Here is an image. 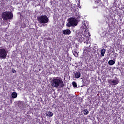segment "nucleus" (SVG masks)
<instances>
[{"label": "nucleus", "instance_id": "nucleus-1", "mask_svg": "<svg viewBox=\"0 0 124 124\" xmlns=\"http://www.w3.org/2000/svg\"><path fill=\"white\" fill-rule=\"evenodd\" d=\"M51 86L53 87V88H59L60 86V88H63L64 87V84H63V81L62 80L59 78L54 79L51 82Z\"/></svg>", "mask_w": 124, "mask_h": 124}, {"label": "nucleus", "instance_id": "nucleus-2", "mask_svg": "<svg viewBox=\"0 0 124 124\" xmlns=\"http://www.w3.org/2000/svg\"><path fill=\"white\" fill-rule=\"evenodd\" d=\"M68 23H66V26L68 28L71 27H76L78 25V20L74 17H70L67 19Z\"/></svg>", "mask_w": 124, "mask_h": 124}, {"label": "nucleus", "instance_id": "nucleus-3", "mask_svg": "<svg viewBox=\"0 0 124 124\" xmlns=\"http://www.w3.org/2000/svg\"><path fill=\"white\" fill-rule=\"evenodd\" d=\"M3 20H10L13 18V14L11 12L6 11L2 14Z\"/></svg>", "mask_w": 124, "mask_h": 124}, {"label": "nucleus", "instance_id": "nucleus-4", "mask_svg": "<svg viewBox=\"0 0 124 124\" xmlns=\"http://www.w3.org/2000/svg\"><path fill=\"white\" fill-rule=\"evenodd\" d=\"M37 20L41 24H47L49 22V18H48L46 15L41 16L38 17Z\"/></svg>", "mask_w": 124, "mask_h": 124}, {"label": "nucleus", "instance_id": "nucleus-5", "mask_svg": "<svg viewBox=\"0 0 124 124\" xmlns=\"http://www.w3.org/2000/svg\"><path fill=\"white\" fill-rule=\"evenodd\" d=\"M6 56H7V51L5 48L0 49V60H5L6 59Z\"/></svg>", "mask_w": 124, "mask_h": 124}, {"label": "nucleus", "instance_id": "nucleus-6", "mask_svg": "<svg viewBox=\"0 0 124 124\" xmlns=\"http://www.w3.org/2000/svg\"><path fill=\"white\" fill-rule=\"evenodd\" d=\"M108 82L110 84L111 86H115L119 84V80L117 79H108Z\"/></svg>", "mask_w": 124, "mask_h": 124}, {"label": "nucleus", "instance_id": "nucleus-7", "mask_svg": "<svg viewBox=\"0 0 124 124\" xmlns=\"http://www.w3.org/2000/svg\"><path fill=\"white\" fill-rule=\"evenodd\" d=\"M63 34H64L65 35H69L70 33H71V31H70V30L66 29V30H64L62 31Z\"/></svg>", "mask_w": 124, "mask_h": 124}, {"label": "nucleus", "instance_id": "nucleus-8", "mask_svg": "<svg viewBox=\"0 0 124 124\" xmlns=\"http://www.w3.org/2000/svg\"><path fill=\"white\" fill-rule=\"evenodd\" d=\"M75 77L77 78V79H79V78L81 77V73L79 71L76 72L75 73Z\"/></svg>", "mask_w": 124, "mask_h": 124}, {"label": "nucleus", "instance_id": "nucleus-9", "mask_svg": "<svg viewBox=\"0 0 124 124\" xmlns=\"http://www.w3.org/2000/svg\"><path fill=\"white\" fill-rule=\"evenodd\" d=\"M54 115V113L51 111H47L46 113V117H49L50 118L51 117H53Z\"/></svg>", "mask_w": 124, "mask_h": 124}, {"label": "nucleus", "instance_id": "nucleus-10", "mask_svg": "<svg viewBox=\"0 0 124 124\" xmlns=\"http://www.w3.org/2000/svg\"><path fill=\"white\" fill-rule=\"evenodd\" d=\"M83 28L84 29H87L89 28V22L88 21H83Z\"/></svg>", "mask_w": 124, "mask_h": 124}, {"label": "nucleus", "instance_id": "nucleus-11", "mask_svg": "<svg viewBox=\"0 0 124 124\" xmlns=\"http://www.w3.org/2000/svg\"><path fill=\"white\" fill-rule=\"evenodd\" d=\"M89 49L90 47L87 46L85 47L83 50L84 53H86L87 54H88V52H90V50H89Z\"/></svg>", "mask_w": 124, "mask_h": 124}, {"label": "nucleus", "instance_id": "nucleus-12", "mask_svg": "<svg viewBox=\"0 0 124 124\" xmlns=\"http://www.w3.org/2000/svg\"><path fill=\"white\" fill-rule=\"evenodd\" d=\"M65 5V7L69 9V8H70V7H71L72 4L71 3H70V2H68L66 3Z\"/></svg>", "mask_w": 124, "mask_h": 124}, {"label": "nucleus", "instance_id": "nucleus-13", "mask_svg": "<svg viewBox=\"0 0 124 124\" xmlns=\"http://www.w3.org/2000/svg\"><path fill=\"white\" fill-rule=\"evenodd\" d=\"M108 63L109 65H113V64L115 63V61L110 60L108 61Z\"/></svg>", "mask_w": 124, "mask_h": 124}, {"label": "nucleus", "instance_id": "nucleus-14", "mask_svg": "<svg viewBox=\"0 0 124 124\" xmlns=\"http://www.w3.org/2000/svg\"><path fill=\"white\" fill-rule=\"evenodd\" d=\"M18 96V94H17L16 93V92H13L12 93V97L13 98H16V97H17V96Z\"/></svg>", "mask_w": 124, "mask_h": 124}, {"label": "nucleus", "instance_id": "nucleus-15", "mask_svg": "<svg viewBox=\"0 0 124 124\" xmlns=\"http://www.w3.org/2000/svg\"><path fill=\"white\" fill-rule=\"evenodd\" d=\"M106 51V49H104L103 48L101 50V54L102 57H104V54H105V52Z\"/></svg>", "mask_w": 124, "mask_h": 124}, {"label": "nucleus", "instance_id": "nucleus-16", "mask_svg": "<svg viewBox=\"0 0 124 124\" xmlns=\"http://www.w3.org/2000/svg\"><path fill=\"white\" fill-rule=\"evenodd\" d=\"M82 36V35L81 33H77V39H79Z\"/></svg>", "mask_w": 124, "mask_h": 124}, {"label": "nucleus", "instance_id": "nucleus-17", "mask_svg": "<svg viewBox=\"0 0 124 124\" xmlns=\"http://www.w3.org/2000/svg\"><path fill=\"white\" fill-rule=\"evenodd\" d=\"M78 39V41H79V42H83V41L85 40V39L84 38V37H82V36L79 39Z\"/></svg>", "mask_w": 124, "mask_h": 124}, {"label": "nucleus", "instance_id": "nucleus-18", "mask_svg": "<svg viewBox=\"0 0 124 124\" xmlns=\"http://www.w3.org/2000/svg\"><path fill=\"white\" fill-rule=\"evenodd\" d=\"M83 112L84 115H88V114H89V110L87 109H83Z\"/></svg>", "mask_w": 124, "mask_h": 124}, {"label": "nucleus", "instance_id": "nucleus-19", "mask_svg": "<svg viewBox=\"0 0 124 124\" xmlns=\"http://www.w3.org/2000/svg\"><path fill=\"white\" fill-rule=\"evenodd\" d=\"M72 85L74 88H77V83H76V81H73L72 82Z\"/></svg>", "mask_w": 124, "mask_h": 124}, {"label": "nucleus", "instance_id": "nucleus-20", "mask_svg": "<svg viewBox=\"0 0 124 124\" xmlns=\"http://www.w3.org/2000/svg\"><path fill=\"white\" fill-rule=\"evenodd\" d=\"M73 53L75 57H76V58L78 57V53H77V51H74L73 52Z\"/></svg>", "mask_w": 124, "mask_h": 124}, {"label": "nucleus", "instance_id": "nucleus-21", "mask_svg": "<svg viewBox=\"0 0 124 124\" xmlns=\"http://www.w3.org/2000/svg\"><path fill=\"white\" fill-rule=\"evenodd\" d=\"M95 1V3L96 4H97L98 3H100V2H101V0H94Z\"/></svg>", "mask_w": 124, "mask_h": 124}, {"label": "nucleus", "instance_id": "nucleus-22", "mask_svg": "<svg viewBox=\"0 0 124 124\" xmlns=\"http://www.w3.org/2000/svg\"><path fill=\"white\" fill-rule=\"evenodd\" d=\"M12 72H13V73H16V70H15V69H14V68H12Z\"/></svg>", "mask_w": 124, "mask_h": 124}, {"label": "nucleus", "instance_id": "nucleus-23", "mask_svg": "<svg viewBox=\"0 0 124 124\" xmlns=\"http://www.w3.org/2000/svg\"><path fill=\"white\" fill-rule=\"evenodd\" d=\"M117 0H114V2H113V4H114V5H116V4H117Z\"/></svg>", "mask_w": 124, "mask_h": 124}, {"label": "nucleus", "instance_id": "nucleus-24", "mask_svg": "<svg viewBox=\"0 0 124 124\" xmlns=\"http://www.w3.org/2000/svg\"><path fill=\"white\" fill-rule=\"evenodd\" d=\"M88 35H89V36H91V35H90V32H88Z\"/></svg>", "mask_w": 124, "mask_h": 124}, {"label": "nucleus", "instance_id": "nucleus-25", "mask_svg": "<svg viewBox=\"0 0 124 124\" xmlns=\"http://www.w3.org/2000/svg\"><path fill=\"white\" fill-rule=\"evenodd\" d=\"M78 19H80V16L77 17Z\"/></svg>", "mask_w": 124, "mask_h": 124}, {"label": "nucleus", "instance_id": "nucleus-26", "mask_svg": "<svg viewBox=\"0 0 124 124\" xmlns=\"http://www.w3.org/2000/svg\"><path fill=\"white\" fill-rule=\"evenodd\" d=\"M89 43V42H87V43L86 42V44H88Z\"/></svg>", "mask_w": 124, "mask_h": 124}]
</instances>
